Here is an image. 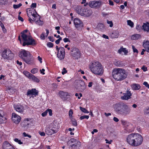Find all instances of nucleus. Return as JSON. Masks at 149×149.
<instances>
[{
	"instance_id": "c756f323",
	"label": "nucleus",
	"mask_w": 149,
	"mask_h": 149,
	"mask_svg": "<svg viewBox=\"0 0 149 149\" xmlns=\"http://www.w3.org/2000/svg\"><path fill=\"white\" fill-rule=\"evenodd\" d=\"M141 36L140 34H134L132 35L131 37V39L133 40H137L140 38Z\"/></svg>"
},
{
	"instance_id": "4be33fe9",
	"label": "nucleus",
	"mask_w": 149,
	"mask_h": 149,
	"mask_svg": "<svg viewBox=\"0 0 149 149\" xmlns=\"http://www.w3.org/2000/svg\"><path fill=\"white\" fill-rule=\"evenodd\" d=\"M83 16L88 17L91 16L92 14V10L90 9H83Z\"/></svg>"
},
{
	"instance_id": "f3484780",
	"label": "nucleus",
	"mask_w": 149,
	"mask_h": 149,
	"mask_svg": "<svg viewBox=\"0 0 149 149\" xmlns=\"http://www.w3.org/2000/svg\"><path fill=\"white\" fill-rule=\"evenodd\" d=\"M122 104H116L114 105V108L115 110L118 113L121 114L123 107Z\"/></svg>"
},
{
	"instance_id": "0eeeda50",
	"label": "nucleus",
	"mask_w": 149,
	"mask_h": 149,
	"mask_svg": "<svg viewBox=\"0 0 149 149\" xmlns=\"http://www.w3.org/2000/svg\"><path fill=\"white\" fill-rule=\"evenodd\" d=\"M57 51V57L60 60L63 59L65 56V49L63 47H58L56 46V47Z\"/></svg>"
},
{
	"instance_id": "864d4df0",
	"label": "nucleus",
	"mask_w": 149,
	"mask_h": 149,
	"mask_svg": "<svg viewBox=\"0 0 149 149\" xmlns=\"http://www.w3.org/2000/svg\"><path fill=\"white\" fill-rule=\"evenodd\" d=\"M67 72V71L65 68H63L61 72L62 74L63 75Z\"/></svg>"
},
{
	"instance_id": "8fccbe9b",
	"label": "nucleus",
	"mask_w": 149,
	"mask_h": 149,
	"mask_svg": "<svg viewBox=\"0 0 149 149\" xmlns=\"http://www.w3.org/2000/svg\"><path fill=\"white\" fill-rule=\"evenodd\" d=\"M107 24L109 25V26L111 27L113 26V23L112 22V21H109L108 20L107 21Z\"/></svg>"
},
{
	"instance_id": "a19ab883",
	"label": "nucleus",
	"mask_w": 149,
	"mask_h": 149,
	"mask_svg": "<svg viewBox=\"0 0 149 149\" xmlns=\"http://www.w3.org/2000/svg\"><path fill=\"white\" fill-rule=\"evenodd\" d=\"M38 70L37 68L33 69L31 71V72L32 74H35L38 72Z\"/></svg>"
},
{
	"instance_id": "f257e3e1",
	"label": "nucleus",
	"mask_w": 149,
	"mask_h": 149,
	"mask_svg": "<svg viewBox=\"0 0 149 149\" xmlns=\"http://www.w3.org/2000/svg\"><path fill=\"white\" fill-rule=\"evenodd\" d=\"M126 140L129 145L132 146L137 147L141 144L143 139L140 134L133 133L127 135Z\"/></svg>"
},
{
	"instance_id": "72a5a7b5",
	"label": "nucleus",
	"mask_w": 149,
	"mask_h": 149,
	"mask_svg": "<svg viewBox=\"0 0 149 149\" xmlns=\"http://www.w3.org/2000/svg\"><path fill=\"white\" fill-rule=\"evenodd\" d=\"M22 126L25 127L29 125V123L28 122H27L26 121L24 120L21 124Z\"/></svg>"
},
{
	"instance_id": "cd10ccee",
	"label": "nucleus",
	"mask_w": 149,
	"mask_h": 149,
	"mask_svg": "<svg viewBox=\"0 0 149 149\" xmlns=\"http://www.w3.org/2000/svg\"><path fill=\"white\" fill-rule=\"evenodd\" d=\"M131 87L132 89L134 90H138L141 88L140 85L136 84H134L132 85Z\"/></svg>"
},
{
	"instance_id": "aec40b11",
	"label": "nucleus",
	"mask_w": 149,
	"mask_h": 149,
	"mask_svg": "<svg viewBox=\"0 0 149 149\" xmlns=\"http://www.w3.org/2000/svg\"><path fill=\"white\" fill-rule=\"evenodd\" d=\"M6 119L4 116L3 111L0 110V124L5 123L6 122Z\"/></svg>"
},
{
	"instance_id": "bf43d9fd",
	"label": "nucleus",
	"mask_w": 149,
	"mask_h": 149,
	"mask_svg": "<svg viewBox=\"0 0 149 149\" xmlns=\"http://www.w3.org/2000/svg\"><path fill=\"white\" fill-rule=\"evenodd\" d=\"M143 84L144 85H145L146 87H147L148 88H149V85L147 82H144Z\"/></svg>"
},
{
	"instance_id": "37998d69",
	"label": "nucleus",
	"mask_w": 149,
	"mask_h": 149,
	"mask_svg": "<svg viewBox=\"0 0 149 149\" xmlns=\"http://www.w3.org/2000/svg\"><path fill=\"white\" fill-rule=\"evenodd\" d=\"M22 6V4L21 3H20L18 5L14 4L13 6V8H14L17 9V8H19V7H20Z\"/></svg>"
},
{
	"instance_id": "3c124183",
	"label": "nucleus",
	"mask_w": 149,
	"mask_h": 149,
	"mask_svg": "<svg viewBox=\"0 0 149 149\" xmlns=\"http://www.w3.org/2000/svg\"><path fill=\"white\" fill-rule=\"evenodd\" d=\"M47 113L48 112L49 113V115L50 116H51L52 115V110L51 109H48L46 110Z\"/></svg>"
},
{
	"instance_id": "f8f14e48",
	"label": "nucleus",
	"mask_w": 149,
	"mask_h": 149,
	"mask_svg": "<svg viewBox=\"0 0 149 149\" xmlns=\"http://www.w3.org/2000/svg\"><path fill=\"white\" fill-rule=\"evenodd\" d=\"M122 107L123 109L121 114L126 115L130 113L131 108L129 105L123 104H122Z\"/></svg>"
},
{
	"instance_id": "13d9d810",
	"label": "nucleus",
	"mask_w": 149,
	"mask_h": 149,
	"mask_svg": "<svg viewBox=\"0 0 149 149\" xmlns=\"http://www.w3.org/2000/svg\"><path fill=\"white\" fill-rule=\"evenodd\" d=\"M86 0H82V2H81V3L82 4L85 3L84 4V6H85L88 5V3H86Z\"/></svg>"
},
{
	"instance_id": "6e6d98bb",
	"label": "nucleus",
	"mask_w": 149,
	"mask_h": 149,
	"mask_svg": "<svg viewBox=\"0 0 149 149\" xmlns=\"http://www.w3.org/2000/svg\"><path fill=\"white\" fill-rule=\"evenodd\" d=\"M141 69L143 70L144 72H146L148 70L147 68L145 65L143 66L141 68Z\"/></svg>"
},
{
	"instance_id": "c9c22d12",
	"label": "nucleus",
	"mask_w": 149,
	"mask_h": 149,
	"mask_svg": "<svg viewBox=\"0 0 149 149\" xmlns=\"http://www.w3.org/2000/svg\"><path fill=\"white\" fill-rule=\"evenodd\" d=\"M14 140L15 142L18 143L20 145L23 144V142L21 141V140L18 138H15L14 139Z\"/></svg>"
},
{
	"instance_id": "9b49d317",
	"label": "nucleus",
	"mask_w": 149,
	"mask_h": 149,
	"mask_svg": "<svg viewBox=\"0 0 149 149\" xmlns=\"http://www.w3.org/2000/svg\"><path fill=\"white\" fill-rule=\"evenodd\" d=\"M32 17L33 21L35 22L37 24L39 25H42L43 24V22L40 20V17L37 14V13H36L35 14H33Z\"/></svg>"
},
{
	"instance_id": "338daca9",
	"label": "nucleus",
	"mask_w": 149,
	"mask_h": 149,
	"mask_svg": "<svg viewBox=\"0 0 149 149\" xmlns=\"http://www.w3.org/2000/svg\"><path fill=\"white\" fill-rule=\"evenodd\" d=\"M38 60L40 61V63H42V58L40 57L39 56H38Z\"/></svg>"
},
{
	"instance_id": "4d7b16f0",
	"label": "nucleus",
	"mask_w": 149,
	"mask_h": 149,
	"mask_svg": "<svg viewBox=\"0 0 149 149\" xmlns=\"http://www.w3.org/2000/svg\"><path fill=\"white\" fill-rule=\"evenodd\" d=\"M105 141H106V143H108L109 144H111V143L112 142V140H111L109 141L107 139H105Z\"/></svg>"
},
{
	"instance_id": "a211bd4d",
	"label": "nucleus",
	"mask_w": 149,
	"mask_h": 149,
	"mask_svg": "<svg viewBox=\"0 0 149 149\" xmlns=\"http://www.w3.org/2000/svg\"><path fill=\"white\" fill-rule=\"evenodd\" d=\"M100 4L101 3L100 1H92L89 3V5L91 8H95L99 7Z\"/></svg>"
},
{
	"instance_id": "774afa93",
	"label": "nucleus",
	"mask_w": 149,
	"mask_h": 149,
	"mask_svg": "<svg viewBox=\"0 0 149 149\" xmlns=\"http://www.w3.org/2000/svg\"><path fill=\"white\" fill-rule=\"evenodd\" d=\"M18 19L22 22H23L24 21L23 19L20 16H18Z\"/></svg>"
},
{
	"instance_id": "de8ad7c7",
	"label": "nucleus",
	"mask_w": 149,
	"mask_h": 149,
	"mask_svg": "<svg viewBox=\"0 0 149 149\" xmlns=\"http://www.w3.org/2000/svg\"><path fill=\"white\" fill-rule=\"evenodd\" d=\"M47 45L49 47H53L54 45L51 42H48L47 44Z\"/></svg>"
},
{
	"instance_id": "39448f33",
	"label": "nucleus",
	"mask_w": 149,
	"mask_h": 149,
	"mask_svg": "<svg viewBox=\"0 0 149 149\" xmlns=\"http://www.w3.org/2000/svg\"><path fill=\"white\" fill-rule=\"evenodd\" d=\"M29 54V52L23 49L20 52L19 56L27 63L30 64L32 63V61L30 58H27Z\"/></svg>"
},
{
	"instance_id": "6e6552de",
	"label": "nucleus",
	"mask_w": 149,
	"mask_h": 149,
	"mask_svg": "<svg viewBox=\"0 0 149 149\" xmlns=\"http://www.w3.org/2000/svg\"><path fill=\"white\" fill-rule=\"evenodd\" d=\"M68 144L72 148L78 149L81 146V143L78 141L72 138L68 142Z\"/></svg>"
},
{
	"instance_id": "a878e982",
	"label": "nucleus",
	"mask_w": 149,
	"mask_h": 149,
	"mask_svg": "<svg viewBox=\"0 0 149 149\" xmlns=\"http://www.w3.org/2000/svg\"><path fill=\"white\" fill-rule=\"evenodd\" d=\"M142 28L144 31L148 32L149 31V23L146 22V23H144L142 26Z\"/></svg>"
},
{
	"instance_id": "ea45409f",
	"label": "nucleus",
	"mask_w": 149,
	"mask_h": 149,
	"mask_svg": "<svg viewBox=\"0 0 149 149\" xmlns=\"http://www.w3.org/2000/svg\"><path fill=\"white\" fill-rule=\"evenodd\" d=\"M46 37L45 33H42L40 35V39L42 40H44L45 39Z\"/></svg>"
},
{
	"instance_id": "58836bf2",
	"label": "nucleus",
	"mask_w": 149,
	"mask_h": 149,
	"mask_svg": "<svg viewBox=\"0 0 149 149\" xmlns=\"http://www.w3.org/2000/svg\"><path fill=\"white\" fill-rule=\"evenodd\" d=\"M71 120V122L73 125L76 126L77 125V123L75 119L73 118H70Z\"/></svg>"
},
{
	"instance_id": "4c0bfd02",
	"label": "nucleus",
	"mask_w": 149,
	"mask_h": 149,
	"mask_svg": "<svg viewBox=\"0 0 149 149\" xmlns=\"http://www.w3.org/2000/svg\"><path fill=\"white\" fill-rule=\"evenodd\" d=\"M127 24L128 25L130 26L131 27H134V23L131 20H128L127 21Z\"/></svg>"
},
{
	"instance_id": "f03ea898",
	"label": "nucleus",
	"mask_w": 149,
	"mask_h": 149,
	"mask_svg": "<svg viewBox=\"0 0 149 149\" xmlns=\"http://www.w3.org/2000/svg\"><path fill=\"white\" fill-rule=\"evenodd\" d=\"M28 30H27L24 31L21 33V37L23 40L22 45L24 46L26 45H29L35 44V41L34 39L32 38L31 36L28 33ZM18 39L20 41L21 44L22 43V41L19 36L18 37Z\"/></svg>"
},
{
	"instance_id": "c03bdc74",
	"label": "nucleus",
	"mask_w": 149,
	"mask_h": 149,
	"mask_svg": "<svg viewBox=\"0 0 149 149\" xmlns=\"http://www.w3.org/2000/svg\"><path fill=\"white\" fill-rule=\"evenodd\" d=\"M144 113L145 114L149 115V108H146L144 110Z\"/></svg>"
},
{
	"instance_id": "e433bc0d",
	"label": "nucleus",
	"mask_w": 149,
	"mask_h": 149,
	"mask_svg": "<svg viewBox=\"0 0 149 149\" xmlns=\"http://www.w3.org/2000/svg\"><path fill=\"white\" fill-rule=\"evenodd\" d=\"M57 38H59L58 40H56L55 42L56 44L58 45L60 41L62 40V38L60 37V35H58L57 36Z\"/></svg>"
},
{
	"instance_id": "09e8293b",
	"label": "nucleus",
	"mask_w": 149,
	"mask_h": 149,
	"mask_svg": "<svg viewBox=\"0 0 149 149\" xmlns=\"http://www.w3.org/2000/svg\"><path fill=\"white\" fill-rule=\"evenodd\" d=\"M136 29L139 31L141 30V26L140 25H137L136 26Z\"/></svg>"
},
{
	"instance_id": "bb28decb",
	"label": "nucleus",
	"mask_w": 149,
	"mask_h": 149,
	"mask_svg": "<svg viewBox=\"0 0 149 149\" xmlns=\"http://www.w3.org/2000/svg\"><path fill=\"white\" fill-rule=\"evenodd\" d=\"M58 95L61 98H65L68 95V93L67 92L61 91L59 92Z\"/></svg>"
},
{
	"instance_id": "473e14b6",
	"label": "nucleus",
	"mask_w": 149,
	"mask_h": 149,
	"mask_svg": "<svg viewBox=\"0 0 149 149\" xmlns=\"http://www.w3.org/2000/svg\"><path fill=\"white\" fill-rule=\"evenodd\" d=\"M24 74L29 79L30 77L32 75V74L30 73L27 71H24L23 72Z\"/></svg>"
},
{
	"instance_id": "4468645a",
	"label": "nucleus",
	"mask_w": 149,
	"mask_h": 149,
	"mask_svg": "<svg viewBox=\"0 0 149 149\" xmlns=\"http://www.w3.org/2000/svg\"><path fill=\"white\" fill-rule=\"evenodd\" d=\"M130 89L128 88L125 93L123 94L124 95L121 97V98L122 100H127L131 98V96L132 94L131 93L130 91Z\"/></svg>"
},
{
	"instance_id": "ddd939ff",
	"label": "nucleus",
	"mask_w": 149,
	"mask_h": 149,
	"mask_svg": "<svg viewBox=\"0 0 149 149\" xmlns=\"http://www.w3.org/2000/svg\"><path fill=\"white\" fill-rule=\"evenodd\" d=\"M11 118L13 122L16 124H18L21 119L20 116L14 113H12Z\"/></svg>"
},
{
	"instance_id": "b1692460",
	"label": "nucleus",
	"mask_w": 149,
	"mask_h": 149,
	"mask_svg": "<svg viewBox=\"0 0 149 149\" xmlns=\"http://www.w3.org/2000/svg\"><path fill=\"white\" fill-rule=\"evenodd\" d=\"M27 10V14L29 17H30L31 15L32 16L33 14H35L36 13L34 9L29 8Z\"/></svg>"
},
{
	"instance_id": "1a4fd4ad",
	"label": "nucleus",
	"mask_w": 149,
	"mask_h": 149,
	"mask_svg": "<svg viewBox=\"0 0 149 149\" xmlns=\"http://www.w3.org/2000/svg\"><path fill=\"white\" fill-rule=\"evenodd\" d=\"M2 56L5 59L11 60L14 56V54L9 49H5L2 52Z\"/></svg>"
},
{
	"instance_id": "412c9836",
	"label": "nucleus",
	"mask_w": 149,
	"mask_h": 149,
	"mask_svg": "<svg viewBox=\"0 0 149 149\" xmlns=\"http://www.w3.org/2000/svg\"><path fill=\"white\" fill-rule=\"evenodd\" d=\"M38 95V92L35 89H32L31 90H29L27 93V95L30 96L31 95H33L36 96Z\"/></svg>"
},
{
	"instance_id": "5fc2aeb1",
	"label": "nucleus",
	"mask_w": 149,
	"mask_h": 149,
	"mask_svg": "<svg viewBox=\"0 0 149 149\" xmlns=\"http://www.w3.org/2000/svg\"><path fill=\"white\" fill-rule=\"evenodd\" d=\"M7 0H0V3L1 4H5L7 1Z\"/></svg>"
},
{
	"instance_id": "0e129e2a",
	"label": "nucleus",
	"mask_w": 149,
	"mask_h": 149,
	"mask_svg": "<svg viewBox=\"0 0 149 149\" xmlns=\"http://www.w3.org/2000/svg\"><path fill=\"white\" fill-rule=\"evenodd\" d=\"M39 134L41 136H44L45 135V133L43 132H39Z\"/></svg>"
},
{
	"instance_id": "423d86ee",
	"label": "nucleus",
	"mask_w": 149,
	"mask_h": 149,
	"mask_svg": "<svg viewBox=\"0 0 149 149\" xmlns=\"http://www.w3.org/2000/svg\"><path fill=\"white\" fill-rule=\"evenodd\" d=\"M56 127V126L53 123H51L49 125H47L45 130L46 133L50 135L56 133L57 131Z\"/></svg>"
},
{
	"instance_id": "20e7f679",
	"label": "nucleus",
	"mask_w": 149,
	"mask_h": 149,
	"mask_svg": "<svg viewBox=\"0 0 149 149\" xmlns=\"http://www.w3.org/2000/svg\"><path fill=\"white\" fill-rule=\"evenodd\" d=\"M89 68L91 72L95 74L102 75L104 72L103 66L100 63L97 61H92L89 65Z\"/></svg>"
},
{
	"instance_id": "7ed1b4c3",
	"label": "nucleus",
	"mask_w": 149,
	"mask_h": 149,
	"mask_svg": "<svg viewBox=\"0 0 149 149\" xmlns=\"http://www.w3.org/2000/svg\"><path fill=\"white\" fill-rule=\"evenodd\" d=\"M112 75L115 80L122 81L127 78V73L126 70L124 69L116 68L113 69Z\"/></svg>"
},
{
	"instance_id": "6ab92c4d",
	"label": "nucleus",
	"mask_w": 149,
	"mask_h": 149,
	"mask_svg": "<svg viewBox=\"0 0 149 149\" xmlns=\"http://www.w3.org/2000/svg\"><path fill=\"white\" fill-rule=\"evenodd\" d=\"M14 107L15 110L19 113H22L24 110V107L20 104L14 105Z\"/></svg>"
},
{
	"instance_id": "69168bd1",
	"label": "nucleus",
	"mask_w": 149,
	"mask_h": 149,
	"mask_svg": "<svg viewBox=\"0 0 149 149\" xmlns=\"http://www.w3.org/2000/svg\"><path fill=\"white\" fill-rule=\"evenodd\" d=\"M47 111L46 110L44 112H43V113H42L41 115L42 116L44 117L46 116V115H47Z\"/></svg>"
},
{
	"instance_id": "603ef678",
	"label": "nucleus",
	"mask_w": 149,
	"mask_h": 149,
	"mask_svg": "<svg viewBox=\"0 0 149 149\" xmlns=\"http://www.w3.org/2000/svg\"><path fill=\"white\" fill-rule=\"evenodd\" d=\"M22 134L23 136H24V137L27 136L30 138H31V135L27 134L25 132H23Z\"/></svg>"
},
{
	"instance_id": "680f3d73",
	"label": "nucleus",
	"mask_w": 149,
	"mask_h": 149,
	"mask_svg": "<svg viewBox=\"0 0 149 149\" xmlns=\"http://www.w3.org/2000/svg\"><path fill=\"white\" fill-rule=\"evenodd\" d=\"M49 40L52 42H54V40L53 37L51 36H49L48 37Z\"/></svg>"
},
{
	"instance_id": "dca6fc26",
	"label": "nucleus",
	"mask_w": 149,
	"mask_h": 149,
	"mask_svg": "<svg viewBox=\"0 0 149 149\" xmlns=\"http://www.w3.org/2000/svg\"><path fill=\"white\" fill-rule=\"evenodd\" d=\"M1 149H15L14 147L7 141L4 142L2 144Z\"/></svg>"
},
{
	"instance_id": "49530a36",
	"label": "nucleus",
	"mask_w": 149,
	"mask_h": 149,
	"mask_svg": "<svg viewBox=\"0 0 149 149\" xmlns=\"http://www.w3.org/2000/svg\"><path fill=\"white\" fill-rule=\"evenodd\" d=\"M89 118V116H88L87 115H84L83 116H81L80 117V119L81 120H82L84 118H86V119H88Z\"/></svg>"
},
{
	"instance_id": "2eb2a0df",
	"label": "nucleus",
	"mask_w": 149,
	"mask_h": 149,
	"mask_svg": "<svg viewBox=\"0 0 149 149\" xmlns=\"http://www.w3.org/2000/svg\"><path fill=\"white\" fill-rule=\"evenodd\" d=\"M74 23L76 28H80L83 26V23L82 21L78 18H76L74 19Z\"/></svg>"
},
{
	"instance_id": "7c9ffc66",
	"label": "nucleus",
	"mask_w": 149,
	"mask_h": 149,
	"mask_svg": "<svg viewBox=\"0 0 149 149\" xmlns=\"http://www.w3.org/2000/svg\"><path fill=\"white\" fill-rule=\"evenodd\" d=\"M29 79L36 83H38L40 81L39 79L33 74H32Z\"/></svg>"
},
{
	"instance_id": "5701e85b",
	"label": "nucleus",
	"mask_w": 149,
	"mask_h": 149,
	"mask_svg": "<svg viewBox=\"0 0 149 149\" xmlns=\"http://www.w3.org/2000/svg\"><path fill=\"white\" fill-rule=\"evenodd\" d=\"M117 52L119 54H123V53H124V55H127L128 53V50L126 48L121 47Z\"/></svg>"
},
{
	"instance_id": "f704fd0d",
	"label": "nucleus",
	"mask_w": 149,
	"mask_h": 149,
	"mask_svg": "<svg viewBox=\"0 0 149 149\" xmlns=\"http://www.w3.org/2000/svg\"><path fill=\"white\" fill-rule=\"evenodd\" d=\"M79 108L80 110L82 112H84L85 113H89V111L84 108H83L81 107H80Z\"/></svg>"
},
{
	"instance_id": "c85d7f7f",
	"label": "nucleus",
	"mask_w": 149,
	"mask_h": 149,
	"mask_svg": "<svg viewBox=\"0 0 149 149\" xmlns=\"http://www.w3.org/2000/svg\"><path fill=\"white\" fill-rule=\"evenodd\" d=\"M76 11L77 13L81 16L84 15L83 9L80 7H78L76 9Z\"/></svg>"
},
{
	"instance_id": "2f4dec72",
	"label": "nucleus",
	"mask_w": 149,
	"mask_h": 149,
	"mask_svg": "<svg viewBox=\"0 0 149 149\" xmlns=\"http://www.w3.org/2000/svg\"><path fill=\"white\" fill-rule=\"evenodd\" d=\"M111 36L112 38H117L119 36L118 33L116 31H113L111 34Z\"/></svg>"
},
{
	"instance_id": "393cba45",
	"label": "nucleus",
	"mask_w": 149,
	"mask_h": 149,
	"mask_svg": "<svg viewBox=\"0 0 149 149\" xmlns=\"http://www.w3.org/2000/svg\"><path fill=\"white\" fill-rule=\"evenodd\" d=\"M143 46L146 51L149 53V41H144L143 43Z\"/></svg>"
},
{
	"instance_id": "79ce46f5",
	"label": "nucleus",
	"mask_w": 149,
	"mask_h": 149,
	"mask_svg": "<svg viewBox=\"0 0 149 149\" xmlns=\"http://www.w3.org/2000/svg\"><path fill=\"white\" fill-rule=\"evenodd\" d=\"M73 111L72 109H70L69 111V115L70 118H72Z\"/></svg>"
},
{
	"instance_id": "052dcab7",
	"label": "nucleus",
	"mask_w": 149,
	"mask_h": 149,
	"mask_svg": "<svg viewBox=\"0 0 149 149\" xmlns=\"http://www.w3.org/2000/svg\"><path fill=\"white\" fill-rule=\"evenodd\" d=\"M63 40L65 42H70V40L68 38H64L63 39Z\"/></svg>"
},
{
	"instance_id": "e2e57ef3",
	"label": "nucleus",
	"mask_w": 149,
	"mask_h": 149,
	"mask_svg": "<svg viewBox=\"0 0 149 149\" xmlns=\"http://www.w3.org/2000/svg\"><path fill=\"white\" fill-rule=\"evenodd\" d=\"M37 4L36 3H33L31 6V8H35L36 7Z\"/></svg>"
},
{
	"instance_id": "9d476101",
	"label": "nucleus",
	"mask_w": 149,
	"mask_h": 149,
	"mask_svg": "<svg viewBox=\"0 0 149 149\" xmlns=\"http://www.w3.org/2000/svg\"><path fill=\"white\" fill-rule=\"evenodd\" d=\"M71 52H72V56L75 59H78L81 56V53L79 49L75 47H73L71 49Z\"/></svg>"
},
{
	"instance_id": "a18cd8bd",
	"label": "nucleus",
	"mask_w": 149,
	"mask_h": 149,
	"mask_svg": "<svg viewBox=\"0 0 149 149\" xmlns=\"http://www.w3.org/2000/svg\"><path fill=\"white\" fill-rule=\"evenodd\" d=\"M132 47L133 50L134 52L136 53H138V51L137 49L135 47L134 45H132Z\"/></svg>"
}]
</instances>
